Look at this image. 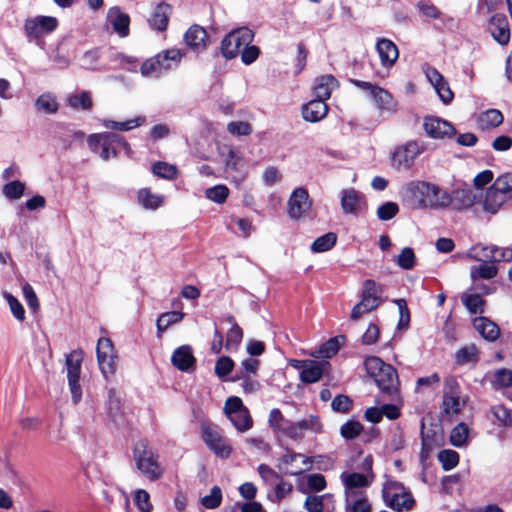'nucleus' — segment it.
<instances>
[{
	"mask_svg": "<svg viewBox=\"0 0 512 512\" xmlns=\"http://www.w3.org/2000/svg\"><path fill=\"white\" fill-rule=\"evenodd\" d=\"M494 417L503 425H512V411L503 405H497L492 408Z\"/></svg>",
	"mask_w": 512,
	"mask_h": 512,
	"instance_id": "obj_63",
	"label": "nucleus"
},
{
	"mask_svg": "<svg viewBox=\"0 0 512 512\" xmlns=\"http://www.w3.org/2000/svg\"><path fill=\"white\" fill-rule=\"evenodd\" d=\"M509 198L489 187L486 191L483 208L486 212L495 214Z\"/></svg>",
	"mask_w": 512,
	"mask_h": 512,
	"instance_id": "obj_32",
	"label": "nucleus"
},
{
	"mask_svg": "<svg viewBox=\"0 0 512 512\" xmlns=\"http://www.w3.org/2000/svg\"><path fill=\"white\" fill-rule=\"evenodd\" d=\"M376 51L383 67H392L399 57L395 43L387 38H380L376 43Z\"/></svg>",
	"mask_w": 512,
	"mask_h": 512,
	"instance_id": "obj_23",
	"label": "nucleus"
},
{
	"mask_svg": "<svg viewBox=\"0 0 512 512\" xmlns=\"http://www.w3.org/2000/svg\"><path fill=\"white\" fill-rule=\"evenodd\" d=\"M496 250V245L477 243L467 251L465 257L477 262L494 263Z\"/></svg>",
	"mask_w": 512,
	"mask_h": 512,
	"instance_id": "obj_28",
	"label": "nucleus"
},
{
	"mask_svg": "<svg viewBox=\"0 0 512 512\" xmlns=\"http://www.w3.org/2000/svg\"><path fill=\"white\" fill-rule=\"evenodd\" d=\"M337 241V235L329 232L318 237L311 245V251L314 253H322L331 250Z\"/></svg>",
	"mask_w": 512,
	"mask_h": 512,
	"instance_id": "obj_42",
	"label": "nucleus"
},
{
	"mask_svg": "<svg viewBox=\"0 0 512 512\" xmlns=\"http://www.w3.org/2000/svg\"><path fill=\"white\" fill-rule=\"evenodd\" d=\"M184 316L185 314L180 311L162 313L156 322L158 337H160L171 325L181 322Z\"/></svg>",
	"mask_w": 512,
	"mask_h": 512,
	"instance_id": "obj_35",
	"label": "nucleus"
},
{
	"mask_svg": "<svg viewBox=\"0 0 512 512\" xmlns=\"http://www.w3.org/2000/svg\"><path fill=\"white\" fill-rule=\"evenodd\" d=\"M25 184L19 180H13L3 186L2 192L9 200H16L23 196Z\"/></svg>",
	"mask_w": 512,
	"mask_h": 512,
	"instance_id": "obj_45",
	"label": "nucleus"
},
{
	"mask_svg": "<svg viewBox=\"0 0 512 512\" xmlns=\"http://www.w3.org/2000/svg\"><path fill=\"white\" fill-rule=\"evenodd\" d=\"M462 302L473 314L483 312L484 300L478 294H465L462 296Z\"/></svg>",
	"mask_w": 512,
	"mask_h": 512,
	"instance_id": "obj_46",
	"label": "nucleus"
},
{
	"mask_svg": "<svg viewBox=\"0 0 512 512\" xmlns=\"http://www.w3.org/2000/svg\"><path fill=\"white\" fill-rule=\"evenodd\" d=\"M329 112V106L320 99H312L301 107V114L306 122L316 123L324 119Z\"/></svg>",
	"mask_w": 512,
	"mask_h": 512,
	"instance_id": "obj_22",
	"label": "nucleus"
},
{
	"mask_svg": "<svg viewBox=\"0 0 512 512\" xmlns=\"http://www.w3.org/2000/svg\"><path fill=\"white\" fill-rule=\"evenodd\" d=\"M297 364L294 365L296 368H301L300 379L306 384H312L319 381L328 369L329 363L325 360L315 361L306 360L303 362L295 361Z\"/></svg>",
	"mask_w": 512,
	"mask_h": 512,
	"instance_id": "obj_19",
	"label": "nucleus"
},
{
	"mask_svg": "<svg viewBox=\"0 0 512 512\" xmlns=\"http://www.w3.org/2000/svg\"><path fill=\"white\" fill-rule=\"evenodd\" d=\"M497 273L498 268L493 263H483L470 268V277L472 281H476L478 279L490 280L496 277Z\"/></svg>",
	"mask_w": 512,
	"mask_h": 512,
	"instance_id": "obj_37",
	"label": "nucleus"
},
{
	"mask_svg": "<svg viewBox=\"0 0 512 512\" xmlns=\"http://www.w3.org/2000/svg\"><path fill=\"white\" fill-rule=\"evenodd\" d=\"M438 460L442 464L443 469L448 471L457 466L459 462V455L454 450H442L438 454Z\"/></svg>",
	"mask_w": 512,
	"mask_h": 512,
	"instance_id": "obj_49",
	"label": "nucleus"
},
{
	"mask_svg": "<svg viewBox=\"0 0 512 512\" xmlns=\"http://www.w3.org/2000/svg\"><path fill=\"white\" fill-rule=\"evenodd\" d=\"M145 122L144 117H136L134 119H129L123 122H118L114 120H103V126L107 129L117 130V131H129L133 128L141 126Z\"/></svg>",
	"mask_w": 512,
	"mask_h": 512,
	"instance_id": "obj_41",
	"label": "nucleus"
},
{
	"mask_svg": "<svg viewBox=\"0 0 512 512\" xmlns=\"http://www.w3.org/2000/svg\"><path fill=\"white\" fill-rule=\"evenodd\" d=\"M59 25L57 18L38 15L24 22V32L29 41H39L43 36L55 31Z\"/></svg>",
	"mask_w": 512,
	"mask_h": 512,
	"instance_id": "obj_9",
	"label": "nucleus"
},
{
	"mask_svg": "<svg viewBox=\"0 0 512 512\" xmlns=\"http://www.w3.org/2000/svg\"><path fill=\"white\" fill-rule=\"evenodd\" d=\"M490 187L510 198L512 192V173L499 175Z\"/></svg>",
	"mask_w": 512,
	"mask_h": 512,
	"instance_id": "obj_44",
	"label": "nucleus"
},
{
	"mask_svg": "<svg viewBox=\"0 0 512 512\" xmlns=\"http://www.w3.org/2000/svg\"><path fill=\"white\" fill-rule=\"evenodd\" d=\"M467 398L461 396L458 381L455 377L449 376L444 381V390L441 409L443 414L448 417L458 416L464 406Z\"/></svg>",
	"mask_w": 512,
	"mask_h": 512,
	"instance_id": "obj_5",
	"label": "nucleus"
},
{
	"mask_svg": "<svg viewBox=\"0 0 512 512\" xmlns=\"http://www.w3.org/2000/svg\"><path fill=\"white\" fill-rule=\"evenodd\" d=\"M423 148L417 141H409L405 145L395 149L392 155V165L396 169H409L414 164L415 159L421 154Z\"/></svg>",
	"mask_w": 512,
	"mask_h": 512,
	"instance_id": "obj_13",
	"label": "nucleus"
},
{
	"mask_svg": "<svg viewBox=\"0 0 512 512\" xmlns=\"http://www.w3.org/2000/svg\"><path fill=\"white\" fill-rule=\"evenodd\" d=\"M134 457L138 469L150 480H157L162 475V469L157 462V456L143 442L134 449Z\"/></svg>",
	"mask_w": 512,
	"mask_h": 512,
	"instance_id": "obj_7",
	"label": "nucleus"
},
{
	"mask_svg": "<svg viewBox=\"0 0 512 512\" xmlns=\"http://www.w3.org/2000/svg\"><path fill=\"white\" fill-rule=\"evenodd\" d=\"M183 39L187 47L196 54L203 53L210 44L207 30L198 24L191 25Z\"/></svg>",
	"mask_w": 512,
	"mask_h": 512,
	"instance_id": "obj_18",
	"label": "nucleus"
},
{
	"mask_svg": "<svg viewBox=\"0 0 512 512\" xmlns=\"http://www.w3.org/2000/svg\"><path fill=\"white\" fill-rule=\"evenodd\" d=\"M300 459L302 466H295L294 469L287 471L286 473L292 476H297L302 474L304 471L309 470L311 468L312 460L311 458L295 452H288L283 455L281 458V463L286 466H293L296 460Z\"/></svg>",
	"mask_w": 512,
	"mask_h": 512,
	"instance_id": "obj_31",
	"label": "nucleus"
},
{
	"mask_svg": "<svg viewBox=\"0 0 512 512\" xmlns=\"http://www.w3.org/2000/svg\"><path fill=\"white\" fill-rule=\"evenodd\" d=\"M338 86V80L333 75H322L315 80L313 94L316 99L326 102L330 99L333 89Z\"/></svg>",
	"mask_w": 512,
	"mask_h": 512,
	"instance_id": "obj_27",
	"label": "nucleus"
},
{
	"mask_svg": "<svg viewBox=\"0 0 512 512\" xmlns=\"http://www.w3.org/2000/svg\"><path fill=\"white\" fill-rule=\"evenodd\" d=\"M171 362L180 371H190L194 368L196 362L192 348L189 345L176 348L171 356Z\"/></svg>",
	"mask_w": 512,
	"mask_h": 512,
	"instance_id": "obj_24",
	"label": "nucleus"
},
{
	"mask_svg": "<svg viewBox=\"0 0 512 512\" xmlns=\"http://www.w3.org/2000/svg\"><path fill=\"white\" fill-rule=\"evenodd\" d=\"M185 52L178 48L165 49L153 57L146 59L140 66V72L145 77H160L163 73L176 69Z\"/></svg>",
	"mask_w": 512,
	"mask_h": 512,
	"instance_id": "obj_1",
	"label": "nucleus"
},
{
	"mask_svg": "<svg viewBox=\"0 0 512 512\" xmlns=\"http://www.w3.org/2000/svg\"><path fill=\"white\" fill-rule=\"evenodd\" d=\"M270 427L278 433H281L285 424L289 422L285 420L281 411L277 408H274L270 411L269 419H268Z\"/></svg>",
	"mask_w": 512,
	"mask_h": 512,
	"instance_id": "obj_60",
	"label": "nucleus"
},
{
	"mask_svg": "<svg viewBox=\"0 0 512 512\" xmlns=\"http://www.w3.org/2000/svg\"><path fill=\"white\" fill-rule=\"evenodd\" d=\"M504 116L498 109H489L483 112L479 117V126L481 129H491L500 126L503 123Z\"/></svg>",
	"mask_w": 512,
	"mask_h": 512,
	"instance_id": "obj_34",
	"label": "nucleus"
},
{
	"mask_svg": "<svg viewBox=\"0 0 512 512\" xmlns=\"http://www.w3.org/2000/svg\"><path fill=\"white\" fill-rule=\"evenodd\" d=\"M134 501L141 512H151L153 506L150 502V496L147 491L143 489L137 490L135 492Z\"/></svg>",
	"mask_w": 512,
	"mask_h": 512,
	"instance_id": "obj_58",
	"label": "nucleus"
},
{
	"mask_svg": "<svg viewBox=\"0 0 512 512\" xmlns=\"http://www.w3.org/2000/svg\"><path fill=\"white\" fill-rule=\"evenodd\" d=\"M108 406L110 415L116 419L121 413L122 398L114 389L109 390Z\"/></svg>",
	"mask_w": 512,
	"mask_h": 512,
	"instance_id": "obj_62",
	"label": "nucleus"
},
{
	"mask_svg": "<svg viewBox=\"0 0 512 512\" xmlns=\"http://www.w3.org/2000/svg\"><path fill=\"white\" fill-rule=\"evenodd\" d=\"M488 31L493 39L500 45H507L510 41V27L507 17L502 13H496L490 17Z\"/></svg>",
	"mask_w": 512,
	"mask_h": 512,
	"instance_id": "obj_20",
	"label": "nucleus"
},
{
	"mask_svg": "<svg viewBox=\"0 0 512 512\" xmlns=\"http://www.w3.org/2000/svg\"><path fill=\"white\" fill-rule=\"evenodd\" d=\"M112 28L120 37H127L130 33V16L121 11L119 7H112L108 11Z\"/></svg>",
	"mask_w": 512,
	"mask_h": 512,
	"instance_id": "obj_26",
	"label": "nucleus"
},
{
	"mask_svg": "<svg viewBox=\"0 0 512 512\" xmlns=\"http://www.w3.org/2000/svg\"><path fill=\"white\" fill-rule=\"evenodd\" d=\"M469 429L466 424L459 423L453 428L450 434V441L452 445L460 447L466 443Z\"/></svg>",
	"mask_w": 512,
	"mask_h": 512,
	"instance_id": "obj_50",
	"label": "nucleus"
},
{
	"mask_svg": "<svg viewBox=\"0 0 512 512\" xmlns=\"http://www.w3.org/2000/svg\"><path fill=\"white\" fill-rule=\"evenodd\" d=\"M330 495H309L306 497L304 507L308 512H323L324 500L329 498Z\"/></svg>",
	"mask_w": 512,
	"mask_h": 512,
	"instance_id": "obj_54",
	"label": "nucleus"
},
{
	"mask_svg": "<svg viewBox=\"0 0 512 512\" xmlns=\"http://www.w3.org/2000/svg\"><path fill=\"white\" fill-rule=\"evenodd\" d=\"M151 172L159 178L175 180L179 176L178 168L165 161H156L151 166Z\"/></svg>",
	"mask_w": 512,
	"mask_h": 512,
	"instance_id": "obj_33",
	"label": "nucleus"
},
{
	"mask_svg": "<svg viewBox=\"0 0 512 512\" xmlns=\"http://www.w3.org/2000/svg\"><path fill=\"white\" fill-rule=\"evenodd\" d=\"M87 143L91 151L99 153V156L105 161L111 157H117L119 148L130 150L126 139L113 132L91 134L88 136Z\"/></svg>",
	"mask_w": 512,
	"mask_h": 512,
	"instance_id": "obj_2",
	"label": "nucleus"
},
{
	"mask_svg": "<svg viewBox=\"0 0 512 512\" xmlns=\"http://www.w3.org/2000/svg\"><path fill=\"white\" fill-rule=\"evenodd\" d=\"M228 419L239 432H246L253 425L248 408H244L243 410L232 414Z\"/></svg>",
	"mask_w": 512,
	"mask_h": 512,
	"instance_id": "obj_39",
	"label": "nucleus"
},
{
	"mask_svg": "<svg viewBox=\"0 0 512 512\" xmlns=\"http://www.w3.org/2000/svg\"><path fill=\"white\" fill-rule=\"evenodd\" d=\"M423 128L426 134L433 139L451 138L456 134V129L449 121L432 115L424 117Z\"/></svg>",
	"mask_w": 512,
	"mask_h": 512,
	"instance_id": "obj_16",
	"label": "nucleus"
},
{
	"mask_svg": "<svg viewBox=\"0 0 512 512\" xmlns=\"http://www.w3.org/2000/svg\"><path fill=\"white\" fill-rule=\"evenodd\" d=\"M38 110H42L47 114H54L58 111L59 104L54 96L50 93L41 94L35 101Z\"/></svg>",
	"mask_w": 512,
	"mask_h": 512,
	"instance_id": "obj_43",
	"label": "nucleus"
},
{
	"mask_svg": "<svg viewBox=\"0 0 512 512\" xmlns=\"http://www.w3.org/2000/svg\"><path fill=\"white\" fill-rule=\"evenodd\" d=\"M341 208L345 214L363 215L368 209L366 197L354 188L345 189L342 191Z\"/></svg>",
	"mask_w": 512,
	"mask_h": 512,
	"instance_id": "obj_14",
	"label": "nucleus"
},
{
	"mask_svg": "<svg viewBox=\"0 0 512 512\" xmlns=\"http://www.w3.org/2000/svg\"><path fill=\"white\" fill-rule=\"evenodd\" d=\"M397 264L405 270H410L415 265V254L409 247L404 248L397 257Z\"/></svg>",
	"mask_w": 512,
	"mask_h": 512,
	"instance_id": "obj_56",
	"label": "nucleus"
},
{
	"mask_svg": "<svg viewBox=\"0 0 512 512\" xmlns=\"http://www.w3.org/2000/svg\"><path fill=\"white\" fill-rule=\"evenodd\" d=\"M254 32L248 27L237 28L227 35L221 41V54L225 59H233L242 52L243 48L252 43Z\"/></svg>",
	"mask_w": 512,
	"mask_h": 512,
	"instance_id": "obj_4",
	"label": "nucleus"
},
{
	"mask_svg": "<svg viewBox=\"0 0 512 512\" xmlns=\"http://www.w3.org/2000/svg\"><path fill=\"white\" fill-rule=\"evenodd\" d=\"M297 422L301 426V430L304 435L306 431H311L316 434L323 432V424L318 416L310 415L309 417Z\"/></svg>",
	"mask_w": 512,
	"mask_h": 512,
	"instance_id": "obj_53",
	"label": "nucleus"
},
{
	"mask_svg": "<svg viewBox=\"0 0 512 512\" xmlns=\"http://www.w3.org/2000/svg\"><path fill=\"white\" fill-rule=\"evenodd\" d=\"M334 411L347 413L352 407V400L347 395H337L331 402Z\"/></svg>",
	"mask_w": 512,
	"mask_h": 512,
	"instance_id": "obj_64",
	"label": "nucleus"
},
{
	"mask_svg": "<svg viewBox=\"0 0 512 512\" xmlns=\"http://www.w3.org/2000/svg\"><path fill=\"white\" fill-rule=\"evenodd\" d=\"M288 214L291 219L299 220L301 217H310L312 214V201L307 189L298 187L291 193L287 203Z\"/></svg>",
	"mask_w": 512,
	"mask_h": 512,
	"instance_id": "obj_10",
	"label": "nucleus"
},
{
	"mask_svg": "<svg viewBox=\"0 0 512 512\" xmlns=\"http://www.w3.org/2000/svg\"><path fill=\"white\" fill-rule=\"evenodd\" d=\"M382 393L389 401L399 400V382L396 370L389 365L374 379Z\"/></svg>",
	"mask_w": 512,
	"mask_h": 512,
	"instance_id": "obj_12",
	"label": "nucleus"
},
{
	"mask_svg": "<svg viewBox=\"0 0 512 512\" xmlns=\"http://www.w3.org/2000/svg\"><path fill=\"white\" fill-rule=\"evenodd\" d=\"M349 81L357 88L368 91L378 108L383 110H392L394 108L393 97L384 88L367 81L357 79H350Z\"/></svg>",
	"mask_w": 512,
	"mask_h": 512,
	"instance_id": "obj_15",
	"label": "nucleus"
},
{
	"mask_svg": "<svg viewBox=\"0 0 512 512\" xmlns=\"http://www.w3.org/2000/svg\"><path fill=\"white\" fill-rule=\"evenodd\" d=\"M139 204L147 209H157L163 203V196L152 193L150 188H141L137 193Z\"/></svg>",
	"mask_w": 512,
	"mask_h": 512,
	"instance_id": "obj_36",
	"label": "nucleus"
},
{
	"mask_svg": "<svg viewBox=\"0 0 512 512\" xmlns=\"http://www.w3.org/2000/svg\"><path fill=\"white\" fill-rule=\"evenodd\" d=\"M82 361L83 352L81 350H73L66 356L65 360L68 385L74 404H78L82 398V388L80 385Z\"/></svg>",
	"mask_w": 512,
	"mask_h": 512,
	"instance_id": "obj_6",
	"label": "nucleus"
},
{
	"mask_svg": "<svg viewBox=\"0 0 512 512\" xmlns=\"http://www.w3.org/2000/svg\"><path fill=\"white\" fill-rule=\"evenodd\" d=\"M66 105L76 111H91L94 103L89 91L83 90L66 97Z\"/></svg>",
	"mask_w": 512,
	"mask_h": 512,
	"instance_id": "obj_30",
	"label": "nucleus"
},
{
	"mask_svg": "<svg viewBox=\"0 0 512 512\" xmlns=\"http://www.w3.org/2000/svg\"><path fill=\"white\" fill-rule=\"evenodd\" d=\"M340 479L345 488V497H354L362 494L360 489L368 487L371 482L367 476L360 473L343 472Z\"/></svg>",
	"mask_w": 512,
	"mask_h": 512,
	"instance_id": "obj_21",
	"label": "nucleus"
},
{
	"mask_svg": "<svg viewBox=\"0 0 512 512\" xmlns=\"http://www.w3.org/2000/svg\"><path fill=\"white\" fill-rule=\"evenodd\" d=\"M406 191L423 207L445 206L449 197L439 187L423 182L412 181L407 184Z\"/></svg>",
	"mask_w": 512,
	"mask_h": 512,
	"instance_id": "obj_3",
	"label": "nucleus"
},
{
	"mask_svg": "<svg viewBox=\"0 0 512 512\" xmlns=\"http://www.w3.org/2000/svg\"><path fill=\"white\" fill-rule=\"evenodd\" d=\"M346 512H371V505L368 499L359 494L354 497H345Z\"/></svg>",
	"mask_w": 512,
	"mask_h": 512,
	"instance_id": "obj_38",
	"label": "nucleus"
},
{
	"mask_svg": "<svg viewBox=\"0 0 512 512\" xmlns=\"http://www.w3.org/2000/svg\"><path fill=\"white\" fill-rule=\"evenodd\" d=\"M229 195V189L225 185H216L206 190V197L216 203H224Z\"/></svg>",
	"mask_w": 512,
	"mask_h": 512,
	"instance_id": "obj_55",
	"label": "nucleus"
},
{
	"mask_svg": "<svg viewBox=\"0 0 512 512\" xmlns=\"http://www.w3.org/2000/svg\"><path fill=\"white\" fill-rule=\"evenodd\" d=\"M221 499H222L221 489L217 486H214L211 489L210 494L206 495L202 498L201 503L204 507H206L208 509H214L220 505Z\"/></svg>",
	"mask_w": 512,
	"mask_h": 512,
	"instance_id": "obj_59",
	"label": "nucleus"
},
{
	"mask_svg": "<svg viewBox=\"0 0 512 512\" xmlns=\"http://www.w3.org/2000/svg\"><path fill=\"white\" fill-rule=\"evenodd\" d=\"M399 212V206L396 202L388 201L380 205L377 209V217L380 221H389Z\"/></svg>",
	"mask_w": 512,
	"mask_h": 512,
	"instance_id": "obj_48",
	"label": "nucleus"
},
{
	"mask_svg": "<svg viewBox=\"0 0 512 512\" xmlns=\"http://www.w3.org/2000/svg\"><path fill=\"white\" fill-rule=\"evenodd\" d=\"M292 490V484L285 482L280 478V480L275 483L273 495H269L268 498L275 503H279L285 497H287L292 492Z\"/></svg>",
	"mask_w": 512,
	"mask_h": 512,
	"instance_id": "obj_47",
	"label": "nucleus"
},
{
	"mask_svg": "<svg viewBox=\"0 0 512 512\" xmlns=\"http://www.w3.org/2000/svg\"><path fill=\"white\" fill-rule=\"evenodd\" d=\"M96 353L99 369L103 376L109 379L115 374L118 362L112 341L106 337L99 338Z\"/></svg>",
	"mask_w": 512,
	"mask_h": 512,
	"instance_id": "obj_8",
	"label": "nucleus"
},
{
	"mask_svg": "<svg viewBox=\"0 0 512 512\" xmlns=\"http://www.w3.org/2000/svg\"><path fill=\"white\" fill-rule=\"evenodd\" d=\"M202 437L206 445L218 456L227 458L231 453V447L220 434L218 428L211 424H202Z\"/></svg>",
	"mask_w": 512,
	"mask_h": 512,
	"instance_id": "obj_11",
	"label": "nucleus"
},
{
	"mask_svg": "<svg viewBox=\"0 0 512 512\" xmlns=\"http://www.w3.org/2000/svg\"><path fill=\"white\" fill-rule=\"evenodd\" d=\"M383 497L387 506L397 512L409 510L414 499L403 487H390L383 490Z\"/></svg>",
	"mask_w": 512,
	"mask_h": 512,
	"instance_id": "obj_17",
	"label": "nucleus"
},
{
	"mask_svg": "<svg viewBox=\"0 0 512 512\" xmlns=\"http://www.w3.org/2000/svg\"><path fill=\"white\" fill-rule=\"evenodd\" d=\"M364 365L367 373L373 379H375L385 367L389 366V364L384 363L380 358L375 356L368 357L365 360Z\"/></svg>",
	"mask_w": 512,
	"mask_h": 512,
	"instance_id": "obj_52",
	"label": "nucleus"
},
{
	"mask_svg": "<svg viewBox=\"0 0 512 512\" xmlns=\"http://www.w3.org/2000/svg\"><path fill=\"white\" fill-rule=\"evenodd\" d=\"M227 131L235 136H247L252 133V127L248 122L233 121L228 123Z\"/></svg>",
	"mask_w": 512,
	"mask_h": 512,
	"instance_id": "obj_57",
	"label": "nucleus"
},
{
	"mask_svg": "<svg viewBox=\"0 0 512 512\" xmlns=\"http://www.w3.org/2000/svg\"><path fill=\"white\" fill-rule=\"evenodd\" d=\"M490 383L494 389L508 388L512 386V370L501 368L490 377Z\"/></svg>",
	"mask_w": 512,
	"mask_h": 512,
	"instance_id": "obj_40",
	"label": "nucleus"
},
{
	"mask_svg": "<svg viewBox=\"0 0 512 512\" xmlns=\"http://www.w3.org/2000/svg\"><path fill=\"white\" fill-rule=\"evenodd\" d=\"M473 326L476 331L488 341H495L500 335L499 327L486 317L474 318Z\"/></svg>",
	"mask_w": 512,
	"mask_h": 512,
	"instance_id": "obj_29",
	"label": "nucleus"
},
{
	"mask_svg": "<svg viewBox=\"0 0 512 512\" xmlns=\"http://www.w3.org/2000/svg\"><path fill=\"white\" fill-rule=\"evenodd\" d=\"M257 470L258 474L267 485H273L281 478L276 471L266 464H261Z\"/></svg>",
	"mask_w": 512,
	"mask_h": 512,
	"instance_id": "obj_61",
	"label": "nucleus"
},
{
	"mask_svg": "<svg viewBox=\"0 0 512 512\" xmlns=\"http://www.w3.org/2000/svg\"><path fill=\"white\" fill-rule=\"evenodd\" d=\"M171 12V5L165 2L159 3L155 7L149 19L150 27L160 32L166 31L169 25Z\"/></svg>",
	"mask_w": 512,
	"mask_h": 512,
	"instance_id": "obj_25",
	"label": "nucleus"
},
{
	"mask_svg": "<svg viewBox=\"0 0 512 512\" xmlns=\"http://www.w3.org/2000/svg\"><path fill=\"white\" fill-rule=\"evenodd\" d=\"M363 430V426L357 421H347L340 428V434L346 440H351L360 435Z\"/></svg>",
	"mask_w": 512,
	"mask_h": 512,
	"instance_id": "obj_51",
	"label": "nucleus"
}]
</instances>
